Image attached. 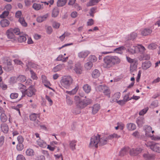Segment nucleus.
Returning <instances> with one entry per match:
<instances>
[{
	"label": "nucleus",
	"mask_w": 160,
	"mask_h": 160,
	"mask_svg": "<svg viewBox=\"0 0 160 160\" xmlns=\"http://www.w3.org/2000/svg\"><path fill=\"white\" fill-rule=\"evenodd\" d=\"M121 62V59L117 56H107L103 58V66L105 68H109L119 64Z\"/></svg>",
	"instance_id": "1"
},
{
	"label": "nucleus",
	"mask_w": 160,
	"mask_h": 160,
	"mask_svg": "<svg viewBox=\"0 0 160 160\" xmlns=\"http://www.w3.org/2000/svg\"><path fill=\"white\" fill-rule=\"evenodd\" d=\"M74 99L76 102L77 106L78 107L82 109L86 107L88 105L91 103L92 101L89 98H85L82 99L79 96H75Z\"/></svg>",
	"instance_id": "2"
},
{
	"label": "nucleus",
	"mask_w": 160,
	"mask_h": 160,
	"mask_svg": "<svg viewBox=\"0 0 160 160\" xmlns=\"http://www.w3.org/2000/svg\"><path fill=\"white\" fill-rule=\"evenodd\" d=\"M120 137V135L115 133L110 135L108 137L106 136H101L99 135V145L103 146L108 143L109 140L112 139L114 138H118Z\"/></svg>",
	"instance_id": "3"
},
{
	"label": "nucleus",
	"mask_w": 160,
	"mask_h": 160,
	"mask_svg": "<svg viewBox=\"0 0 160 160\" xmlns=\"http://www.w3.org/2000/svg\"><path fill=\"white\" fill-rule=\"evenodd\" d=\"M73 80L72 78L70 76H64L61 80L60 83L62 86L68 89L72 84Z\"/></svg>",
	"instance_id": "4"
},
{
	"label": "nucleus",
	"mask_w": 160,
	"mask_h": 160,
	"mask_svg": "<svg viewBox=\"0 0 160 160\" xmlns=\"http://www.w3.org/2000/svg\"><path fill=\"white\" fill-rule=\"evenodd\" d=\"M19 88L20 89H22V87H20ZM21 91L22 92V97L26 95L28 97H31L33 95H35L36 90L33 86H30L26 90H21Z\"/></svg>",
	"instance_id": "5"
},
{
	"label": "nucleus",
	"mask_w": 160,
	"mask_h": 160,
	"mask_svg": "<svg viewBox=\"0 0 160 160\" xmlns=\"http://www.w3.org/2000/svg\"><path fill=\"white\" fill-rule=\"evenodd\" d=\"M99 134L92 136L91 138L90 142L89 144V147L90 148H98V145H99Z\"/></svg>",
	"instance_id": "6"
},
{
	"label": "nucleus",
	"mask_w": 160,
	"mask_h": 160,
	"mask_svg": "<svg viewBox=\"0 0 160 160\" xmlns=\"http://www.w3.org/2000/svg\"><path fill=\"white\" fill-rule=\"evenodd\" d=\"M145 145L147 147L149 148L153 151L160 153V145L159 144L150 142L146 143Z\"/></svg>",
	"instance_id": "7"
},
{
	"label": "nucleus",
	"mask_w": 160,
	"mask_h": 160,
	"mask_svg": "<svg viewBox=\"0 0 160 160\" xmlns=\"http://www.w3.org/2000/svg\"><path fill=\"white\" fill-rule=\"evenodd\" d=\"M40 117V113L36 114L34 113H31L29 116L30 120L34 121V125L36 127H38L40 126V122L37 120V118H39Z\"/></svg>",
	"instance_id": "8"
},
{
	"label": "nucleus",
	"mask_w": 160,
	"mask_h": 160,
	"mask_svg": "<svg viewBox=\"0 0 160 160\" xmlns=\"http://www.w3.org/2000/svg\"><path fill=\"white\" fill-rule=\"evenodd\" d=\"M142 150V149L141 148L130 149L129 154L131 156H136L141 153Z\"/></svg>",
	"instance_id": "9"
},
{
	"label": "nucleus",
	"mask_w": 160,
	"mask_h": 160,
	"mask_svg": "<svg viewBox=\"0 0 160 160\" xmlns=\"http://www.w3.org/2000/svg\"><path fill=\"white\" fill-rule=\"evenodd\" d=\"M153 28L152 27H151L142 29L141 30V34L144 36L148 35L152 33Z\"/></svg>",
	"instance_id": "10"
},
{
	"label": "nucleus",
	"mask_w": 160,
	"mask_h": 160,
	"mask_svg": "<svg viewBox=\"0 0 160 160\" xmlns=\"http://www.w3.org/2000/svg\"><path fill=\"white\" fill-rule=\"evenodd\" d=\"M143 130L145 132V135L147 137H151L152 136L151 134L152 128L150 126L146 125L143 127Z\"/></svg>",
	"instance_id": "11"
},
{
	"label": "nucleus",
	"mask_w": 160,
	"mask_h": 160,
	"mask_svg": "<svg viewBox=\"0 0 160 160\" xmlns=\"http://www.w3.org/2000/svg\"><path fill=\"white\" fill-rule=\"evenodd\" d=\"M74 70L77 74H81L82 72V67L79 63L78 62L75 64Z\"/></svg>",
	"instance_id": "12"
},
{
	"label": "nucleus",
	"mask_w": 160,
	"mask_h": 160,
	"mask_svg": "<svg viewBox=\"0 0 160 160\" xmlns=\"http://www.w3.org/2000/svg\"><path fill=\"white\" fill-rule=\"evenodd\" d=\"M90 53V52L88 50L82 51L78 53V56L79 58H85Z\"/></svg>",
	"instance_id": "13"
},
{
	"label": "nucleus",
	"mask_w": 160,
	"mask_h": 160,
	"mask_svg": "<svg viewBox=\"0 0 160 160\" xmlns=\"http://www.w3.org/2000/svg\"><path fill=\"white\" fill-rule=\"evenodd\" d=\"M143 157L146 160H154L155 159V156L154 154L148 152L144 154Z\"/></svg>",
	"instance_id": "14"
},
{
	"label": "nucleus",
	"mask_w": 160,
	"mask_h": 160,
	"mask_svg": "<svg viewBox=\"0 0 160 160\" xmlns=\"http://www.w3.org/2000/svg\"><path fill=\"white\" fill-rule=\"evenodd\" d=\"M130 151V148L129 147H125L122 148L120 151L119 155L122 157L127 154Z\"/></svg>",
	"instance_id": "15"
},
{
	"label": "nucleus",
	"mask_w": 160,
	"mask_h": 160,
	"mask_svg": "<svg viewBox=\"0 0 160 160\" xmlns=\"http://www.w3.org/2000/svg\"><path fill=\"white\" fill-rule=\"evenodd\" d=\"M92 113L93 114H96L100 109V106L99 104H94L92 107Z\"/></svg>",
	"instance_id": "16"
},
{
	"label": "nucleus",
	"mask_w": 160,
	"mask_h": 160,
	"mask_svg": "<svg viewBox=\"0 0 160 160\" xmlns=\"http://www.w3.org/2000/svg\"><path fill=\"white\" fill-rule=\"evenodd\" d=\"M120 97V93L119 92H117L114 95H113L112 97V99L110 100V102H112L116 101H117Z\"/></svg>",
	"instance_id": "17"
},
{
	"label": "nucleus",
	"mask_w": 160,
	"mask_h": 160,
	"mask_svg": "<svg viewBox=\"0 0 160 160\" xmlns=\"http://www.w3.org/2000/svg\"><path fill=\"white\" fill-rule=\"evenodd\" d=\"M136 122L138 126L139 127H141L145 123V120L143 118H137Z\"/></svg>",
	"instance_id": "18"
},
{
	"label": "nucleus",
	"mask_w": 160,
	"mask_h": 160,
	"mask_svg": "<svg viewBox=\"0 0 160 160\" xmlns=\"http://www.w3.org/2000/svg\"><path fill=\"white\" fill-rule=\"evenodd\" d=\"M65 67V65L63 64H59L58 65L54 67L53 68L52 70L53 72H58V71L61 70L64 67Z\"/></svg>",
	"instance_id": "19"
},
{
	"label": "nucleus",
	"mask_w": 160,
	"mask_h": 160,
	"mask_svg": "<svg viewBox=\"0 0 160 160\" xmlns=\"http://www.w3.org/2000/svg\"><path fill=\"white\" fill-rule=\"evenodd\" d=\"M77 142V141L75 140L69 141V147L72 150L74 151L76 149Z\"/></svg>",
	"instance_id": "20"
},
{
	"label": "nucleus",
	"mask_w": 160,
	"mask_h": 160,
	"mask_svg": "<svg viewBox=\"0 0 160 160\" xmlns=\"http://www.w3.org/2000/svg\"><path fill=\"white\" fill-rule=\"evenodd\" d=\"M37 143L38 145L42 148H46L47 146V144L46 142L40 139V138H39L37 141Z\"/></svg>",
	"instance_id": "21"
},
{
	"label": "nucleus",
	"mask_w": 160,
	"mask_h": 160,
	"mask_svg": "<svg viewBox=\"0 0 160 160\" xmlns=\"http://www.w3.org/2000/svg\"><path fill=\"white\" fill-rule=\"evenodd\" d=\"M136 49L137 50V52L138 51L141 54H143L145 50L144 47L140 44L136 46Z\"/></svg>",
	"instance_id": "22"
},
{
	"label": "nucleus",
	"mask_w": 160,
	"mask_h": 160,
	"mask_svg": "<svg viewBox=\"0 0 160 160\" xmlns=\"http://www.w3.org/2000/svg\"><path fill=\"white\" fill-rule=\"evenodd\" d=\"M1 128L2 131L5 133H7L9 129L8 125L6 123L2 124Z\"/></svg>",
	"instance_id": "23"
},
{
	"label": "nucleus",
	"mask_w": 160,
	"mask_h": 160,
	"mask_svg": "<svg viewBox=\"0 0 160 160\" xmlns=\"http://www.w3.org/2000/svg\"><path fill=\"white\" fill-rule=\"evenodd\" d=\"M12 30V28H10L7 31L6 34L8 38L12 39L14 38V34Z\"/></svg>",
	"instance_id": "24"
},
{
	"label": "nucleus",
	"mask_w": 160,
	"mask_h": 160,
	"mask_svg": "<svg viewBox=\"0 0 160 160\" xmlns=\"http://www.w3.org/2000/svg\"><path fill=\"white\" fill-rule=\"evenodd\" d=\"M100 75V72L97 69L94 70L92 72V76L93 78H98Z\"/></svg>",
	"instance_id": "25"
},
{
	"label": "nucleus",
	"mask_w": 160,
	"mask_h": 160,
	"mask_svg": "<svg viewBox=\"0 0 160 160\" xmlns=\"http://www.w3.org/2000/svg\"><path fill=\"white\" fill-rule=\"evenodd\" d=\"M100 0H90L87 4V7L92 6L96 5Z\"/></svg>",
	"instance_id": "26"
},
{
	"label": "nucleus",
	"mask_w": 160,
	"mask_h": 160,
	"mask_svg": "<svg viewBox=\"0 0 160 160\" xmlns=\"http://www.w3.org/2000/svg\"><path fill=\"white\" fill-rule=\"evenodd\" d=\"M32 8L36 10H38L43 8V4L34 3L32 5Z\"/></svg>",
	"instance_id": "27"
},
{
	"label": "nucleus",
	"mask_w": 160,
	"mask_h": 160,
	"mask_svg": "<svg viewBox=\"0 0 160 160\" xmlns=\"http://www.w3.org/2000/svg\"><path fill=\"white\" fill-rule=\"evenodd\" d=\"M0 24L2 27H6L9 25V22L7 19H3L0 21Z\"/></svg>",
	"instance_id": "28"
},
{
	"label": "nucleus",
	"mask_w": 160,
	"mask_h": 160,
	"mask_svg": "<svg viewBox=\"0 0 160 160\" xmlns=\"http://www.w3.org/2000/svg\"><path fill=\"white\" fill-rule=\"evenodd\" d=\"M59 13L58 9L56 8H54L52 12V17L55 18L58 16Z\"/></svg>",
	"instance_id": "29"
},
{
	"label": "nucleus",
	"mask_w": 160,
	"mask_h": 160,
	"mask_svg": "<svg viewBox=\"0 0 160 160\" xmlns=\"http://www.w3.org/2000/svg\"><path fill=\"white\" fill-rule=\"evenodd\" d=\"M127 126L129 130H134L136 128L135 124L132 123L128 124Z\"/></svg>",
	"instance_id": "30"
},
{
	"label": "nucleus",
	"mask_w": 160,
	"mask_h": 160,
	"mask_svg": "<svg viewBox=\"0 0 160 160\" xmlns=\"http://www.w3.org/2000/svg\"><path fill=\"white\" fill-rule=\"evenodd\" d=\"M68 58V57L65 58L62 55H59L56 59L57 61H62L63 62H66Z\"/></svg>",
	"instance_id": "31"
},
{
	"label": "nucleus",
	"mask_w": 160,
	"mask_h": 160,
	"mask_svg": "<svg viewBox=\"0 0 160 160\" xmlns=\"http://www.w3.org/2000/svg\"><path fill=\"white\" fill-rule=\"evenodd\" d=\"M151 65V63L149 62L146 61L142 63V67L143 69L146 70L149 68Z\"/></svg>",
	"instance_id": "32"
},
{
	"label": "nucleus",
	"mask_w": 160,
	"mask_h": 160,
	"mask_svg": "<svg viewBox=\"0 0 160 160\" xmlns=\"http://www.w3.org/2000/svg\"><path fill=\"white\" fill-rule=\"evenodd\" d=\"M84 91L87 93L90 92L91 90V88L90 86L88 84L84 85L83 86Z\"/></svg>",
	"instance_id": "33"
},
{
	"label": "nucleus",
	"mask_w": 160,
	"mask_h": 160,
	"mask_svg": "<svg viewBox=\"0 0 160 160\" xmlns=\"http://www.w3.org/2000/svg\"><path fill=\"white\" fill-rule=\"evenodd\" d=\"M67 0H58L57 5L58 7H61L64 6L66 3Z\"/></svg>",
	"instance_id": "34"
},
{
	"label": "nucleus",
	"mask_w": 160,
	"mask_h": 160,
	"mask_svg": "<svg viewBox=\"0 0 160 160\" xmlns=\"http://www.w3.org/2000/svg\"><path fill=\"white\" fill-rule=\"evenodd\" d=\"M125 48L124 46H121L115 49L114 51L117 53L121 54L122 53V51Z\"/></svg>",
	"instance_id": "35"
},
{
	"label": "nucleus",
	"mask_w": 160,
	"mask_h": 160,
	"mask_svg": "<svg viewBox=\"0 0 160 160\" xmlns=\"http://www.w3.org/2000/svg\"><path fill=\"white\" fill-rule=\"evenodd\" d=\"M8 119V118L6 114L3 112H2L0 115V120L2 122H6Z\"/></svg>",
	"instance_id": "36"
},
{
	"label": "nucleus",
	"mask_w": 160,
	"mask_h": 160,
	"mask_svg": "<svg viewBox=\"0 0 160 160\" xmlns=\"http://www.w3.org/2000/svg\"><path fill=\"white\" fill-rule=\"evenodd\" d=\"M18 82H24L26 80V78L25 76L19 75L17 77Z\"/></svg>",
	"instance_id": "37"
},
{
	"label": "nucleus",
	"mask_w": 160,
	"mask_h": 160,
	"mask_svg": "<svg viewBox=\"0 0 160 160\" xmlns=\"http://www.w3.org/2000/svg\"><path fill=\"white\" fill-rule=\"evenodd\" d=\"M37 65L35 63L32 62H29L28 64L27 65L28 68L26 70L30 68H37Z\"/></svg>",
	"instance_id": "38"
},
{
	"label": "nucleus",
	"mask_w": 160,
	"mask_h": 160,
	"mask_svg": "<svg viewBox=\"0 0 160 160\" xmlns=\"http://www.w3.org/2000/svg\"><path fill=\"white\" fill-rule=\"evenodd\" d=\"M88 60L89 61L92 63L97 61V58L94 55H91L88 57Z\"/></svg>",
	"instance_id": "39"
},
{
	"label": "nucleus",
	"mask_w": 160,
	"mask_h": 160,
	"mask_svg": "<svg viewBox=\"0 0 160 160\" xmlns=\"http://www.w3.org/2000/svg\"><path fill=\"white\" fill-rule=\"evenodd\" d=\"M66 102L68 105L70 106L72 105L73 102L72 98L68 95L66 96Z\"/></svg>",
	"instance_id": "40"
},
{
	"label": "nucleus",
	"mask_w": 160,
	"mask_h": 160,
	"mask_svg": "<svg viewBox=\"0 0 160 160\" xmlns=\"http://www.w3.org/2000/svg\"><path fill=\"white\" fill-rule=\"evenodd\" d=\"M126 58L128 61L129 63H130L132 64L133 63L134 65H135L137 64V61L135 59H132L128 57H127Z\"/></svg>",
	"instance_id": "41"
},
{
	"label": "nucleus",
	"mask_w": 160,
	"mask_h": 160,
	"mask_svg": "<svg viewBox=\"0 0 160 160\" xmlns=\"http://www.w3.org/2000/svg\"><path fill=\"white\" fill-rule=\"evenodd\" d=\"M150 58V56L148 55H146V56L142 55L139 57V59L140 61L144 60H148Z\"/></svg>",
	"instance_id": "42"
},
{
	"label": "nucleus",
	"mask_w": 160,
	"mask_h": 160,
	"mask_svg": "<svg viewBox=\"0 0 160 160\" xmlns=\"http://www.w3.org/2000/svg\"><path fill=\"white\" fill-rule=\"evenodd\" d=\"M18 21L23 26L26 27L27 26V23L23 18H19Z\"/></svg>",
	"instance_id": "43"
},
{
	"label": "nucleus",
	"mask_w": 160,
	"mask_h": 160,
	"mask_svg": "<svg viewBox=\"0 0 160 160\" xmlns=\"http://www.w3.org/2000/svg\"><path fill=\"white\" fill-rule=\"evenodd\" d=\"M92 63L89 61L86 63L85 65V68L87 69H90L92 67Z\"/></svg>",
	"instance_id": "44"
},
{
	"label": "nucleus",
	"mask_w": 160,
	"mask_h": 160,
	"mask_svg": "<svg viewBox=\"0 0 160 160\" xmlns=\"http://www.w3.org/2000/svg\"><path fill=\"white\" fill-rule=\"evenodd\" d=\"M104 90L103 91V93L104 94L107 96L109 98L110 97V90L108 89V88L106 87V88L105 89H104Z\"/></svg>",
	"instance_id": "45"
},
{
	"label": "nucleus",
	"mask_w": 160,
	"mask_h": 160,
	"mask_svg": "<svg viewBox=\"0 0 160 160\" xmlns=\"http://www.w3.org/2000/svg\"><path fill=\"white\" fill-rule=\"evenodd\" d=\"M4 70L7 72L12 71L13 69V68L12 65H6L3 68Z\"/></svg>",
	"instance_id": "46"
},
{
	"label": "nucleus",
	"mask_w": 160,
	"mask_h": 160,
	"mask_svg": "<svg viewBox=\"0 0 160 160\" xmlns=\"http://www.w3.org/2000/svg\"><path fill=\"white\" fill-rule=\"evenodd\" d=\"M18 41L20 42H24L26 40V37L24 36H20L18 38Z\"/></svg>",
	"instance_id": "47"
},
{
	"label": "nucleus",
	"mask_w": 160,
	"mask_h": 160,
	"mask_svg": "<svg viewBox=\"0 0 160 160\" xmlns=\"http://www.w3.org/2000/svg\"><path fill=\"white\" fill-rule=\"evenodd\" d=\"M60 25V23L56 21H54L52 23V26L55 29L58 28Z\"/></svg>",
	"instance_id": "48"
},
{
	"label": "nucleus",
	"mask_w": 160,
	"mask_h": 160,
	"mask_svg": "<svg viewBox=\"0 0 160 160\" xmlns=\"http://www.w3.org/2000/svg\"><path fill=\"white\" fill-rule=\"evenodd\" d=\"M43 83L44 85L46 87L48 88H49L52 89V88L49 87V86L51 85L50 83L49 82L47 81V80L44 79L43 81Z\"/></svg>",
	"instance_id": "49"
},
{
	"label": "nucleus",
	"mask_w": 160,
	"mask_h": 160,
	"mask_svg": "<svg viewBox=\"0 0 160 160\" xmlns=\"http://www.w3.org/2000/svg\"><path fill=\"white\" fill-rule=\"evenodd\" d=\"M106 88V86H104L102 85H100L96 87V89L97 91L101 92L102 91L103 89H105Z\"/></svg>",
	"instance_id": "50"
},
{
	"label": "nucleus",
	"mask_w": 160,
	"mask_h": 160,
	"mask_svg": "<svg viewBox=\"0 0 160 160\" xmlns=\"http://www.w3.org/2000/svg\"><path fill=\"white\" fill-rule=\"evenodd\" d=\"M17 77H11L9 80V82L11 84L15 83L18 82Z\"/></svg>",
	"instance_id": "51"
},
{
	"label": "nucleus",
	"mask_w": 160,
	"mask_h": 160,
	"mask_svg": "<svg viewBox=\"0 0 160 160\" xmlns=\"http://www.w3.org/2000/svg\"><path fill=\"white\" fill-rule=\"evenodd\" d=\"M97 8L96 7H93L91 8L90 9L89 12L90 15L92 17H93V14L95 13V11L96 10Z\"/></svg>",
	"instance_id": "52"
},
{
	"label": "nucleus",
	"mask_w": 160,
	"mask_h": 160,
	"mask_svg": "<svg viewBox=\"0 0 160 160\" xmlns=\"http://www.w3.org/2000/svg\"><path fill=\"white\" fill-rule=\"evenodd\" d=\"M157 45L154 43L150 44L148 46V48L149 49H154L157 48Z\"/></svg>",
	"instance_id": "53"
},
{
	"label": "nucleus",
	"mask_w": 160,
	"mask_h": 160,
	"mask_svg": "<svg viewBox=\"0 0 160 160\" xmlns=\"http://www.w3.org/2000/svg\"><path fill=\"white\" fill-rule=\"evenodd\" d=\"M33 151L31 149H28L26 152V154L28 156H32L33 154Z\"/></svg>",
	"instance_id": "54"
},
{
	"label": "nucleus",
	"mask_w": 160,
	"mask_h": 160,
	"mask_svg": "<svg viewBox=\"0 0 160 160\" xmlns=\"http://www.w3.org/2000/svg\"><path fill=\"white\" fill-rule=\"evenodd\" d=\"M47 33L48 34H51L52 32V29L51 27L48 26L46 28Z\"/></svg>",
	"instance_id": "55"
},
{
	"label": "nucleus",
	"mask_w": 160,
	"mask_h": 160,
	"mask_svg": "<svg viewBox=\"0 0 160 160\" xmlns=\"http://www.w3.org/2000/svg\"><path fill=\"white\" fill-rule=\"evenodd\" d=\"M17 148L18 151H21L23 148V145L22 143H18L17 146Z\"/></svg>",
	"instance_id": "56"
},
{
	"label": "nucleus",
	"mask_w": 160,
	"mask_h": 160,
	"mask_svg": "<svg viewBox=\"0 0 160 160\" xmlns=\"http://www.w3.org/2000/svg\"><path fill=\"white\" fill-rule=\"evenodd\" d=\"M12 30V32L14 34L18 35L20 33L19 29L18 28H11Z\"/></svg>",
	"instance_id": "57"
},
{
	"label": "nucleus",
	"mask_w": 160,
	"mask_h": 160,
	"mask_svg": "<svg viewBox=\"0 0 160 160\" xmlns=\"http://www.w3.org/2000/svg\"><path fill=\"white\" fill-rule=\"evenodd\" d=\"M9 12L8 11H4L0 15V17L1 18H4L8 16L9 14Z\"/></svg>",
	"instance_id": "58"
},
{
	"label": "nucleus",
	"mask_w": 160,
	"mask_h": 160,
	"mask_svg": "<svg viewBox=\"0 0 160 160\" xmlns=\"http://www.w3.org/2000/svg\"><path fill=\"white\" fill-rule=\"evenodd\" d=\"M18 96V93H12L10 95V97L12 99H15L17 98Z\"/></svg>",
	"instance_id": "59"
},
{
	"label": "nucleus",
	"mask_w": 160,
	"mask_h": 160,
	"mask_svg": "<svg viewBox=\"0 0 160 160\" xmlns=\"http://www.w3.org/2000/svg\"><path fill=\"white\" fill-rule=\"evenodd\" d=\"M17 140L18 143H23L24 141V138L21 135L18 136L17 138Z\"/></svg>",
	"instance_id": "60"
},
{
	"label": "nucleus",
	"mask_w": 160,
	"mask_h": 160,
	"mask_svg": "<svg viewBox=\"0 0 160 160\" xmlns=\"http://www.w3.org/2000/svg\"><path fill=\"white\" fill-rule=\"evenodd\" d=\"M148 109V108H146L142 110L139 112V115H143L147 111Z\"/></svg>",
	"instance_id": "61"
},
{
	"label": "nucleus",
	"mask_w": 160,
	"mask_h": 160,
	"mask_svg": "<svg viewBox=\"0 0 160 160\" xmlns=\"http://www.w3.org/2000/svg\"><path fill=\"white\" fill-rule=\"evenodd\" d=\"M137 35L136 33L133 32L130 34V39L133 40L137 37Z\"/></svg>",
	"instance_id": "62"
},
{
	"label": "nucleus",
	"mask_w": 160,
	"mask_h": 160,
	"mask_svg": "<svg viewBox=\"0 0 160 160\" xmlns=\"http://www.w3.org/2000/svg\"><path fill=\"white\" fill-rule=\"evenodd\" d=\"M17 160H26L25 157L22 155L19 154L17 157Z\"/></svg>",
	"instance_id": "63"
},
{
	"label": "nucleus",
	"mask_w": 160,
	"mask_h": 160,
	"mask_svg": "<svg viewBox=\"0 0 160 160\" xmlns=\"http://www.w3.org/2000/svg\"><path fill=\"white\" fill-rule=\"evenodd\" d=\"M94 20L92 19H89L87 22V25L88 26H91L94 24Z\"/></svg>",
	"instance_id": "64"
}]
</instances>
